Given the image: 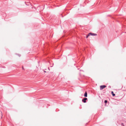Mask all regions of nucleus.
I'll list each match as a JSON object with an SVG mask.
<instances>
[{"label":"nucleus","mask_w":126,"mask_h":126,"mask_svg":"<svg viewBox=\"0 0 126 126\" xmlns=\"http://www.w3.org/2000/svg\"><path fill=\"white\" fill-rule=\"evenodd\" d=\"M89 34H90V35H92V36H96L97 35L96 34L93 33L91 32L89 33Z\"/></svg>","instance_id":"nucleus-3"},{"label":"nucleus","mask_w":126,"mask_h":126,"mask_svg":"<svg viewBox=\"0 0 126 126\" xmlns=\"http://www.w3.org/2000/svg\"><path fill=\"white\" fill-rule=\"evenodd\" d=\"M84 96L85 97H87V94L86 91L85 92Z\"/></svg>","instance_id":"nucleus-4"},{"label":"nucleus","mask_w":126,"mask_h":126,"mask_svg":"<svg viewBox=\"0 0 126 126\" xmlns=\"http://www.w3.org/2000/svg\"><path fill=\"white\" fill-rule=\"evenodd\" d=\"M107 100H105L104 101V103L105 104H106V103H107Z\"/></svg>","instance_id":"nucleus-6"},{"label":"nucleus","mask_w":126,"mask_h":126,"mask_svg":"<svg viewBox=\"0 0 126 126\" xmlns=\"http://www.w3.org/2000/svg\"><path fill=\"white\" fill-rule=\"evenodd\" d=\"M87 100V98H84L82 100V101L84 103L86 102V100Z\"/></svg>","instance_id":"nucleus-2"},{"label":"nucleus","mask_w":126,"mask_h":126,"mask_svg":"<svg viewBox=\"0 0 126 126\" xmlns=\"http://www.w3.org/2000/svg\"><path fill=\"white\" fill-rule=\"evenodd\" d=\"M22 68L23 69V66H22Z\"/></svg>","instance_id":"nucleus-9"},{"label":"nucleus","mask_w":126,"mask_h":126,"mask_svg":"<svg viewBox=\"0 0 126 126\" xmlns=\"http://www.w3.org/2000/svg\"><path fill=\"white\" fill-rule=\"evenodd\" d=\"M90 35V34H89V33L88 34V35H87L86 36V38H87L89 36V35Z\"/></svg>","instance_id":"nucleus-7"},{"label":"nucleus","mask_w":126,"mask_h":126,"mask_svg":"<svg viewBox=\"0 0 126 126\" xmlns=\"http://www.w3.org/2000/svg\"><path fill=\"white\" fill-rule=\"evenodd\" d=\"M111 94L113 96H114L115 95V94L113 92V91L111 92Z\"/></svg>","instance_id":"nucleus-5"},{"label":"nucleus","mask_w":126,"mask_h":126,"mask_svg":"<svg viewBox=\"0 0 126 126\" xmlns=\"http://www.w3.org/2000/svg\"><path fill=\"white\" fill-rule=\"evenodd\" d=\"M106 86L105 85H103L100 86V89L101 90H102L105 87H106Z\"/></svg>","instance_id":"nucleus-1"},{"label":"nucleus","mask_w":126,"mask_h":126,"mask_svg":"<svg viewBox=\"0 0 126 126\" xmlns=\"http://www.w3.org/2000/svg\"><path fill=\"white\" fill-rule=\"evenodd\" d=\"M109 87H110V86H109Z\"/></svg>","instance_id":"nucleus-8"}]
</instances>
